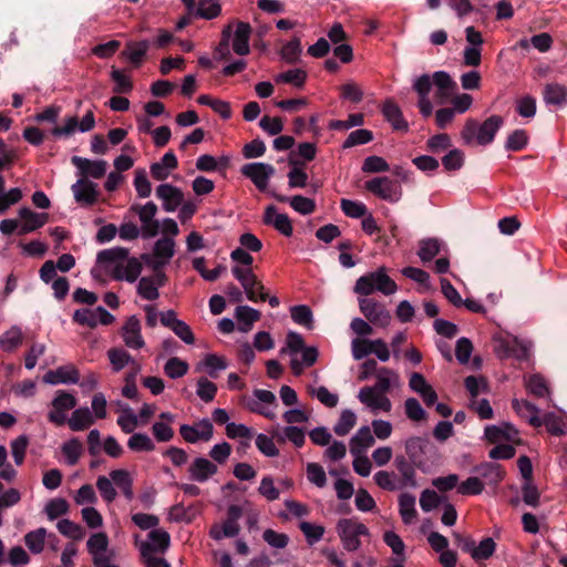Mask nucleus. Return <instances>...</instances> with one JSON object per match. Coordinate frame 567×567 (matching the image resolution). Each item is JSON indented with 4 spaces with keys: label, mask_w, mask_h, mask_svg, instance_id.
Returning a JSON list of instances; mask_svg holds the SVG:
<instances>
[{
    "label": "nucleus",
    "mask_w": 567,
    "mask_h": 567,
    "mask_svg": "<svg viewBox=\"0 0 567 567\" xmlns=\"http://www.w3.org/2000/svg\"><path fill=\"white\" fill-rule=\"evenodd\" d=\"M432 86L436 87V97L444 103L455 91L456 83L446 71H436L432 75L425 73L415 76L412 82V89L419 99L430 97Z\"/></svg>",
    "instance_id": "1"
},
{
    "label": "nucleus",
    "mask_w": 567,
    "mask_h": 567,
    "mask_svg": "<svg viewBox=\"0 0 567 567\" xmlns=\"http://www.w3.org/2000/svg\"><path fill=\"white\" fill-rule=\"evenodd\" d=\"M116 487L127 501L133 499V480L126 470H113L109 476L101 475L96 480V488L106 504H111L117 496Z\"/></svg>",
    "instance_id": "2"
},
{
    "label": "nucleus",
    "mask_w": 567,
    "mask_h": 567,
    "mask_svg": "<svg viewBox=\"0 0 567 567\" xmlns=\"http://www.w3.org/2000/svg\"><path fill=\"white\" fill-rule=\"evenodd\" d=\"M504 121L499 115H492L483 123L470 118L465 122L461 136L466 145L477 144L486 146L491 144Z\"/></svg>",
    "instance_id": "3"
},
{
    "label": "nucleus",
    "mask_w": 567,
    "mask_h": 567,
    "mask_svg": "<svg viewBox=\"0 0 567 567\" xmlns=\"http://www.w3.org/2000/svg\"><path fill=\"white\" fill-rule=\"evenodd\" d=\"M353 290L355 293L364 297L374 292L391 296L396 292L398 285L389 277L385 267H379L377 270L359 277Z\"/></svg>",
    "instance_id": "4"
},
{
    "label": "nucleus",
    "mask_w": 567,
    "mask_h": 567,
    "mask_svg": "<svg viewBox=\"0 0 567 567\" xmlns=\"http://www.w3.org/2000/svg\"><path fill=\"white\" fill-rule=\"evenodd\" d=\"M126 255H130V250L124 247H112L97 252L94 267L91 269V276L96 281H104V276H114L116 270L122 267V262L125 261Z\"/></svg>",
    "instance_id": "5"
},
{
    "label": "nucleus",
    "mask_w": 567,
    "mask_h": 567,
    "mask_svg": "<svg viewBox=\"0 0 567 567\" xmlns=\"http://www.w3.org/2000/svg\"><path fill=\"white\" fill-rule=\"evenodd\" d=\"M336 529L343 548L348 551L358 550L361 547L360 537L370 536L368 527L354 517L339 519Z\"/></svg>",
    "instance_id": "6"
},
{
    "label": "nucleus",
    "mask_w": 567,
    "mask_h": 567,
    "mask_svg": "<svg viewBox=\"0 0 567 567\" xmlns=\"http://www.w3.org/2000/svg\"><path fill=\"white\" fill-rule=\"evenodd\" d=\"M456 545L475 561H483L489 559L495 550L496 543L492 537L483 538L478 544L470 537L454 534Z\"/></svg>",
    "instance_id": "7"
},
{
    "label": "nucleus",
    "mask_w": 567,
    "mask_h": 567,
    "mask_svg": "<svg viewBox=\"0 0 567 567\" xmlns=\"http://www.w3.org/2000/svg\"><path fill=\"white\" fill-rule=\"evenodd\" d=\"M231 275L240 284L248 300L252 302L267 300L264 285L257 279L252 269L231 267Z\"/></svg>",
    "instance_id": "8"
},
{
    "label": "nucleus",
    "mask_w": 567,
    "mask_h": 567,
    "mask_svg": "<svg viewBox=\"0 0 567 567\" xmlns=\"http://www.w3.org/2000/svg\"><path fill=\"white\" fill-rule=\"evenodd\" d=\"M365 189L378 198L391 204L400 202L403 192L399 182L388 176H378L371 178L364 184Z\"/></svg>",
    "instance_id": "9"
},
{
    "label": "nucleus",
    "mask_w": 567,
    "mask_h": 567,
    "mask_svg": "<svg viewBox=\"0 0 567 567\" xmlns=\"http://www.w3.org/2000/svg\"><path fill=\"white\" fill-rule=\"evenodd\" d=\"M175 255V240L172 237H162L154 244L152 254H144L142 259L154 271H163V268Z\"/></svg>",
    "instance_id": "10"
},
{
    "label": "nucleus",
    "mask_w": 567,
    "mask_h": 567,
    "mask_svg": "<svg viewBox=\"0 0 567 567\" xmlns=\"http://www.w3.org/2000/svg\"><path fill=\"white\" fill-rule=\"evenodd\" d=\"M78 404V399L74 394L65 390H58L51 401V410L48 413V420L61 426L68 420V412L74 410Z\"/></svg>",
    "instance_id": "11"
},
{
    "label": "nucleus",
    "mask_w": 567,
    "mask_h": 567,
    "mask_svg": "<svg viewBox=\"0 0 567 567\" xmlns=\"http://www.w3.org/2000/svg\"><path fill=\"white\" fill-rule=\"evenodd\" d=\"M532 350V342L517 337L499 339L495 352L499 358H515L526 360Z\"/></svg>",
    "instance_id": "12"
},
{
    "label": "nucleus",
    "mask_w": 567,
    "mask_h": 567,
    "mask_svg": "<svg viewBox=\"0 0 567 567\" xmlns=\"http://www.w3.org/2000/svg\"><path fill=\"white\" fill-rule=\"evenodd\" d=\"M131 210L134 212L141 221V230L143 238L155 237L158 233L159 223L154 217L157 214V206L153 202H147L144 205L133 204Z\"/></svg>",
    "instance_id": "13"
},
{
    "label": "nucleus",
    "mask_w": 567,
    "mask_h": 567,
    "mask_svg": "<svg viewBox=\"0 0 567 567\" xmlns=\"http://www.w3.org/2000/svg\"><path fill=\"white\" fill-rule=\"evenodd\" d=\"M277 406L276 395L269 391L264 389H256L252 392V398H250L247 402V408L260 415L269 420L276 419L275 409Z\"/></svg>",
    "instance_id": "14"
},
{
    "label": "nucleus",
    "mask_w": 567,
    "mask_h": 567,
    "mask_svg": "<svg viewBox=\"0 0 567 567\" xmlns=\"http://www.w3.org/2000/svg\"><path fill=\"white\" fill-rule=\"evenodd\" d=\"M72 319L78 324L95 328L97 324H111L115 320V317L104 307L99 306L94 309H76L73 312Z\"/></svg>",
    "instance_id": "15"
},
{
    "label": "nucleus",
    "mask_w": 567,
    "mask_h": 567,
    "mask_svg": "<svg viewBox=\"0 0 567 567\" xmlns=\"http://www.w3.org/2000/svg\"><path fill=\"white\" fill-rule=\"evenodd\" d=\"M240 172L252 182L257 189L265 192L269 185L270 178L275 174V168L268 163L254 162L245 164L240 168Z\"/></svg>",
    "instance_id": "16"
},
{
    "label": "nucleus",
    "mask_w": 567,
    "mask_h": 567,
    "mask_svg": "<svg viewBox=\"0 0 567 567\" xmlns=\"http://www.w3.org/2000/svg\"><path fill=\"white\" fill-rule=\"evenodd\" d=\"M179 434L185 442L190 444L200 441L208 442L213 439L214 426L208 417H204L194 424H182Z\"/></svg>",
    "instance_id": "17"
},
{
    "label": "nucleus",
    "mask_w": 567,
    "mask_h": 567,
    "mask_svg": "<svg viewBox=\"0 0 567 567\" xmlns=\"http://www.w3.org/2000/svg\"><path fill=\"white\" fill-rule=\"evenodd\" d=\"M359 308L368 321L377 327L385 328L391 322V315L385 307L371 298H360Z\"/></svg>",
    "instance_id": "18"
},
{
    "label": "nucleus",
    "mask_w": 567,
    "mask_h": 567,
    "mask_svg": "<svg viewBox=\"0 0 567 567\" xmlns=\"http://www.w3.org/2000/svg\"><path fill=\"white\" fill-rule=\"evenodd\" d=\"M72 164L76 168L78 178H101L107 169V162L104 159H89L81 156H72Z\"/></svg>",
    "instance_id": "19"
},
{
    "label": "nucleus",
    "mask_w": 567,
    "mask_h": 567,
    "mask_svg": "<svg viewBox=\"0 0 567 567\" xmlns=\"http://www.w3.org/2000/svg\"><path fill=\"white\" fill-rule=\"evenodd\" d=\"M136 545L141 556H146L148 554H163L171 545V536L164 529H153L148 533L147 540L140 543L136 542Z\"/></svg>",
    "instance_id": "20"
},
{
    "label": "nucleus",
    "mask_w": 567,
    "mask_h": 567,
    "mask_svg": "<svg viewBox=\"0 0 567 567\" xmlns=\"http://www.w3.org/2000/svg\"><path fill=\"white\" fill-rule=\"evenodd\" d=\"M71 190L75 202L81 206H92L99 200V186L90 179L78 178Z\"/></svg>",
    "instance_id": "21"
},
{
    "label": "nucleus",
    "mask_w": 567,
    "mask_h": 567,
    "mask_svg": "<svg viewBox=\"0 0 567 567\" xmlns=\"http://www.w3.org/2000/svg\"><path fill=\"white\" fill-rule=\"evenodd\" d=\"M121 337L124 344L132 350L144 348L145 341L142 336L141 321L136 316H131L121 329Z\"/></svg>",
    "instance_id": "22"
},
{
    "label": "nucleus",
    "mask_w": 567,
    "mask_h": 567,
    "mask_svg": "<svg viewBox=\"0 0 567 567\" xmlns=\"http://www.w3.org/2000/svg\"><path fill=\"white\" fill-rule=\"evenodd\" d=\"M43 382L51 385L78 384L80 382V373L73 364H65L54 370H49L43 375Z\"/></svg>",
    "instance_id": "23"
},
{
    "label": "nucleus",
    "mask_w": 567,
    "mask_h": 567,
    "mask_svg": "<svg viewBox=\"0 0 567 567\" xmlns=\"http://www.w3.org/2000/svg\"><path fill=\"white\" fill-rule=\"evenodd\" d=\"M358 399L373 413H378L379 411L390 412L392 409L390 399L384 393L377 392L371 388L364 386L360 389Z\"/></svg>",
    "instance_id": "24"
},
{
    "label": "nucleus",
    "mask_w": 567,
    "mask_h": 567,
    "mask_svg": "<svg viewBox=\"0 0 567 567\" xmlns=\"http://www.w3.org/2000/svg\"><path fill=\"white\" fill-rule=\"evenodd\" d=\"M166 275L163 271H154L152 277H142L137 284V293L142 299L153 301L159 297L158 289L164 286Z\"/></svg>",
    "instance_id": "25"
},
{
    "label": "nucleus",
    "mask_w": 567,
    "mask_h": 567,
    "mask_svg": "<svg viewBox=\"0 0 567 567\" xmlns=\"http://www.w3.org/2000/svg\"><path fill=\"white\" fill-rule=\"evenodd\" d=\"M445 252H449V247L443 239L429 237L419 241L416 255L423 264H426Z\"/></svg>",
    "instance_id": "26"
},
{
    "label": "nucleus",
    "mask_w": 567,
    "mask_h": 567,
    "mask_svg": "<svg viewBox=\"0 0 567 567\" xmlns=\"http://www.w3.org/2000/svg\"><path fill=\"white\" fill-rule=\"evenodd\" d=\"M264 223L271 225L277 231L286 237H290L293 233L291 220L287 214L279 213L274 205L265 209Z\"/></svg>",
    "instance_id": "27"
},
{
    "label": "nucleus",
    "mask_w": 567,
    "mask_h": 567,
    "mask_svg": "<svg viewBox=\"0 0 567 567\" xmlns=\"http://www.w3.org/2000/svg\"><path fill=\"white\" fill-rule=\"evenodd\" d=\"M251 27L247 22H237L234 33L230 32V44L233 51L238 55H247L250 52L249 40Z\"/></svg>",
    "instance_id": "28"
},
{
    "label": "nucleus",
    "mask_w": 567,
    "mask_h": 567,
    "mask_svg": "<svg viewBox=\"0 0 567 567\" xmlns=\"http://www.w3.org/2000/svg\"><path fill=\"white\" fill-rule=\"evenodd\" d=\"M218 472L217 465L206 457H196L188 467L189 478L197 483H205Z\"/></svg>",
    "instance_id": "29"
},
{
    "label": "nucleus",
    "mask_w": 567,
    "mask_h": 567,
    "mask_svg": "<svg viewBox=\"0 0 567 567\" xmlns=\"http://www.w3.org/2000/svg\"><path fill=\"white\" fill-rule=\"evenodd\" d=\"M484 485L497 486L504 478L505 472L498 463L484 462L473 468Z\"/></svg>",
    "instance_id": "30"
},
{
    "label": "nucleus",
    "mask_w": 567,
    "mask_h": 567,
    "mask_svg": "<svg viewBox=\"0 0 567 567\" xmlns=\"http://www.w3.org/2000/svg\"><path fill=\"white\" fill-rule=\"evenodd\" d=\"M156 196L163 202V209L175 212L183 202V193L171 184H161L156 188Z\"/></svg>",
    "instance_id": "31"
},
{
    "label": "nucleus",
    "mask_w": 567,
    "mask_h": 567,
    "mask_svg": "<svg viewBox=\"0 0 567 567\" xmlns=\"http://www.w3.org/2000/svg\"><path fill=\"white\" fill-rule=\"evenodd\" d=\"M19 217L22 219L20 234L32 233L48 223L49 215L47 213H35L28 207L19 209Z\"/></svg>",
    "instance_id": "32"
},
{
    "label": "nucleus",
    "mask_w": 567,
    "mask_h": 567,
    "mask_svg": "<svg viewBox=\"0 0 567 567\" xmlns=\"http://www.w3.org/2000/svg\"><path fill=\"white\" fill-rule=\"evenodd\" d=\"M142 272V262L136 257H130L126 255L125 261L122 262V267H120L113 279L117 281H127L130 284L135 282Z\"/></svg>",
    "instance_id": "33"
},
{
    "label": "nucleus",
    "mask_w": 567,
    "mask_h": 567,
    "mask_svg": "<svg viewBox=\"0 0 567 567\" xmlns=\"http://www.w3.org/2000/svg\"><path fill=\"white\" fill-rule=\"evenodd\" d=\"M427 446V441L421 436H411L405 440L404 449L408 458L416 465V467L423 468V456L425 454V449Z\"/></svg>",
    "instance_id": "34"
},
{
    "label": "nucleus",
    "mask_w": 567,
    "mask_h": 567,
    "mask_svg": "<svg viewBox=\"0 0 567 567\" xmlns=\"http://www.w3.org/2000/svg\"><path fill=\"white\" fill-rule=\"evenodd\" d=\"M375 443L371 427L363 425L359 427L350 440V453L352 455L364 454Z\"/></svg>",
    "instance_id": "35"
},
{
    "label": "nucleus",
    "mask_w": 567,
    "mask_h": 567,
    "mask_svg": "<svg viewBox=\"0 0 567 567\" xmlns=\"http://www.w3.org/2000/svg\"><path fill=\"white\" fill-rule=\"evenodd\" d=\"M394 465L401 475L400 487L416 488V472L414 465L409 458L403 455H398L394 460Z\"/></svg>",
    "instance_id": "36"
},
{
    "label": "nucleus",
    "mask_w": 567,
    "mask_h": 567,
    "mask_svg": "<svg viewBox=\"0 0 567 567\" xmlns=\"http://www.w3.org/2000/svg\"><path fill=\"white\" fill-rule=\"evenodd\" d=\"M381 112L393 130L402 132H406L409 130V124L404 118L401 109L392 100H386L383 103Z\"/></svg>",
    "instance_id": "37"
},
{
    "label": "nucleus",
    "mask_w": 567,
    "mask_h": 567,
    "mask_svg": "<svg viewBox=\"0 0 567 567\" xmlns=\"http://www.w3.org/2000/svg\"><path fill=\"white\" fill-rule=\"evenodd\" d=\"M518 434L516 427L508 423L486 425L484 430L485 439L491 443H497L502 440H514Z\"/></svg>",
    "instance_id": "38"
},
{
    "label": "nucleus",
    "mask_w": 567,
    "mask_h": 567,
    "mask_svg": "<svg viewBox=\"0 0 567 567\" xmlns=\"http://www.w3.org/2000/svg\"><path fill=\"white\" fill-rule=\"evenodd\" d=\"M178 165L175 154L169 151L163 155L161 161L151 165V175L156 181H165L171 175V172Z\"/></svg>",
    "instance_id": "39"
},
{
    "label": "nucleus",
    "mask_w": 567,
    "mask_h": 567,
    "mask_svg": "<svg viewBox=\"0 0 567 567\" xmlns=\"http://www.w3.org/2000/svg\"><path fill=\"white\" fill-rule=\"evenodd\" d=\"M95 420L87 406L74 408L70 417L66 422L69 427L74 432H80L89 429L94 424Z\"/></svg>",
    "instance_id": "40"
},
{
    "label": "nucleus",
    "mask_w": 567,
    "mask_h": 567,
    "mask_svg": "<svg viewBox=\"0 0 567 567\" xmlns=\"http://www.w3.org/2000/svg\"><path fill=\"white\" fill-rule=\"evenodd\" d=\"M543 99L546 105L563 107L567 104V89L559 83H550L544 87Z\"/></svg>",
    "instance_id": "41"
},
{
    "label": "nucleus",
    "mask_w": 567,
    "mask_h": 567,
    "mask_svg": "<svg viewBox=\"0 0 567 567\" xmlns=\"http://www.w3.org/2000/svg\"><path fill=\"white\" fill-rule=\"evenodd\" d=\"M513 409L522 417L529 422V424L538 427L543 424L539 417V409L526 400L514 399L512 402Z\"/></svg>",
    "instance_id": "42"
},
{
    "label": "nucleus",
    "mask_w": 567,
    "mask_h": 567,
    "mask_svg": "<svg viewBox=\"0 0 567 567\" xmlns=\"http://www.w3.org/2000/svg\"><path fill=\"white\" fill-rule=\"evenodd\" d=\"M89 554L92 556V561H95L96 557L105 558L111 556L109 551V538L105 533H95L90 536L86 542Z\"/></svg>",
    "instance_id": "43"
},
{
    "label": "nucleus",
    "mask_w": 567,
    "mask_h": 567,
    "mask_svg": "<svg viewBox=\"0 0 567 567\" xmlns=\"http://www.w3.org/2000/svg\"><path fill=\"white\" fill-rule=\"evenodd\" d=\"M6 159L0 157V171L3 169ZM22 198V190L18 187L4 190V179L0 175V214H4L7 209L17 204Z\"/></svg>",
    "instance_id": "44"
},
{
    "label": "nucleus",
    "mask_w": 567,
    "mask_h": 567,
    "mask_svg": "<svg viewBox=\"0 0 567 567\" xmlns=\"http://www.w3.org/2000/svg\"><path fill=\"white\" fill-rule=\"evenodd\" d=\"M260 312L249 306H238L235 309V318L238 321V330L248 332L254 323L260 319Z\"/></svg>",
    "instance_id": "45"
},
{
    "label": "nucleus",
    "mask_w": 567,
    "mask_h": 567,
    "mask_svg": "<svg viewBox=\"0 0 567 567\" xmlns=\"http://www.w3.org/2000/svg\"><path fill=\"white\" fill-rule=\"evenodd\" d=\"M300 359L296 355L291 358V369L296 375H300L303 368L316 363L319 352L316 347H305L300 351Z\"/></svg>",
    "instance_id": "46"
},
{
    "label": "nucleus",
    "mask_w": 567,
    "mask_h": 567,
    "mask_svg": "<svg viewBox=\"0 0 567 567\" xmlns=\"http://www.w3.org/2000/svg\"><path fill=\"white\" fill-rule=\"evenodd\" d=\"M416 498L410 493H402L399 496V513L402 522L405 525H411L415 522L417 512L415 507Z\"/></svg>",
    "instance_id": "47"
},
{
    "label": "nucleus",
    "mask_w": 567,
    "mask_h": 567,
    "mask_svg": "<svg viewBox=\"0 0 567 567\" xmlns=\"http://www.w3.org/2000/svg\"><path fill=\"white\" fill-rule=\"evenodd\" d=\"M377 382L371 389H374L377 392L386 393L390 391L391 386H395L399 384V375L393 370L388 368H380L375 374Z\"/></svg>",
    "instance_id": "48"
},
{
    "label": "nucleus",
    "mask_w": 567,
    "mask_h": 567,
    "mask_svg": "<svg viewBox=\"0 0 567 567\" xmlns=\"http://www.w3.org/2000/svg\"><path fill=\"white\" fill-rule=\"evenodd\" d=\"M278 200L289 203L290 207L295 212L303 216L312 214L316 209L315 200L301 195H295L291 197L280 196L278 197Z\"/></svg>",
    "instance_id": "49"
},
{
    "label": "nucleus",
    "mask_w": 567,
    "mask_h": 567,
    "mask_svg": "<svg viewBox=\"0 0 567 567\" xmlns=\"http://www.w3.org/2000/svg\"><path fill=\"white\" fill-rule=\"evenodd\" d=\"M150 47L148 40H142L140 42H128L126 49L123 51V55L135 66L141 65L143 58L145 56Z\"/></svg>",
    "instance_id": "50"
},
{
    "label": "nucleus",
    "mask_w": 567,
    "mask_h": 567,
    "mask_svg": "<svg viewBox=\"0 0 567 567\" xmlns=\"http://www.w3.org/2000/svg\"><path fill=\"white\" fill-rule=\"evenodd\" d=\"M107 358L114 372H120L128 364H136L135 359L122 348H111Z\"/></svg>",
    "instance_id": "51"
},
{
    "label": "nucleus",
    "mask_w": 567,
    "mask_h": 567,
    "mask_svg": "<svg viewBox=\"0 0 567 567\" xmlns=\"http://www.w3.org/2000/svg\"><path fill=\"white\" fill-rule=\"evenodd\" d=\"M122 413L117 417L116 423L121 427V430L126 434L134 433L135 429L140 424V420L136 413L130 408L127 404L118 403Z\"/></svg>",
    "instance_id": "52"
},
{
    "label": "nucleus",
    "mask_w": 567,
    "mask_h": 567,
    "mask_svg": "<svg viewBox=\"0 0 567 567\" xmlns=\"http://www.w3.org/2000/svg\"><path fill=\"white\" fill-rule=\"evenodd\" d=\"M127 447L133 452H153L155 443L146 433H132L127 440Z\"/></svg>",
    "instance_id": "53"
},
{
    "label": "nucleus",
    "mask_w": 567,
    "mask_h": 567,
    "mask_svg": "<svg viewBox=\"0 0 567 567\" xmlns=\"http://www.w3.org/2000/svg\"><path fill=\"white\" fill-rule=\"evenodd\" d=\"M355 424L357 414L350 409H344L341 411L338 421L333 425V432L339 436H344L350 433Z\"/></svg>",
    "instance_id": "54"
},
{
    "label": "nucleus",
    "mask_w": 567,
    "mask_h": 567,
    "mask_svg": "<svg viewBox=\"0 0 567 567\" xmlns=\"http://www.w3.org/2000/svg\"><path fill=\"white\" fill-rule=\"evenodd\" d=\"M525 386L528 390V392L536 398H545L549 395L548 384L544 377H542L538 373L526 377Z\"/></svg>",
    "instance_id": "55"
},
{
    "label": "nucleus",
    "mask_w": 567,
    "mask_h": 567,
    "mask_svg": "<svg viewBox=\"0 0 567 567\" xmlns=\"http://www.w3.org/2000/svg\"><path fill=\"white\" fill-rule=\"evenodd\" d=\"M307 80V72L302 69H291L275 76L276 83H288L300 89Z\"/></svg>",
    "instance_id": "56"
},
{
    "label": "nucleus",
    "mask_w": 567,
    "mask_h": 567,
    "mask_svg": "<svg viewBox=\"0 0 567 567\" xmlns=\"http://www.w3.org/2000/svg\"><path fill=\"white\" fill-rule=\"evenodd\" d=\"M291 319L299 326L311 330L313 328V315L310 307L298 305L290 308Z\"/></svg>",
    "instance_id": "57"
},
{
    "label": "nucleus",
    "mask_w": 567,
    "mask_h": 567,
    "mask_svg": "<svg viewBox=\"0 0 567 567\" xmlns=\"http://www.w3.org/2000/svg\"><path fill=\"white\" fill-rule=\"evenodd\" d=\"M308 393L316 398L321 404L327 408H334L338 405L339 395L337 393L330 392L326 386H308Z\"/></svg>",
    "instance_id": "58"
},
{
    "label": "nucleus",
    "mask_w": 567,
    "mask_h": 567,
    "mask_svg": "<svg viewBox=\"0 0 567 567\" xmlns=\"http://www.w3.org/2000/svg\"><path fill=\"white\" fill-rule=\"evenodd\" d=\"M542 422L551 435L560 436L567 432V417L565 416L548 413Z\"/></svg>",
    "instance_id": "59"
},
{
    "label": "nucleus",
    "mask_w": 567,
    "mask_h": 567,
    "mask_svg": "<svg viewBox=\"0 0 567 567\" xmlns=\"http://www.w3.org/2000/svg\"><path fill=\"white\" fill-rule=\"evenodd\" d=\"M22 342V331L18 326L11 327L0 336V348L10 352L18 348Z\"/></svg>",
    "instance_id": "60"
},
{
    "label": "nucleus",
    "mask_w": 567,
    "mask_h": 567,
    "mask_svg": "<svg viewBox=\"0 0 567 567\" xmlns=\"http://www.w3.org/2000/svg\"><path fill=\"white\" fill-rule=\"evenodd\" d=\"M45 536L47 529L44 527H40L27 533L24 536V543L31 553L40 554L44 548Z\"/></svg>",
    "instance_id": "61"
},
{
    "label": "nucleus",
    "mask_w": 567,
    "mask_h": 567,
    "mask_svg": "<svg viewBox=\"0 0 567 567\" xmlns=\"http://www.w3.org/2000/svg\"><path fill=\"white\" fill-rule=\"evenodd\" d=\"M301 41L299 38H293L292 40L285 43L280 50V58L289 64H295L299 61L301 54Z\"/></svg>",
    "instance_id": "62"
},
{
    "label": "nucleus",
    "mask_w": 567,
    "mask_h": 567,
    "mask_svg": "<svg viewBox=\"0 0 567 567\" xmlns=\"http://www.w3.org/2000/svg\"><path fill=\"white\" fill-rule=\"evenodd\" d=\"M61 451L66 463L72 466L79 462L83 446L78 439L72 437L62 444Z\"/></svg>",
    "instance_id": "63"
},
{
    "label": "nucleus",
    "mask_w": 567,
    "mask_h": 567,
    "mask_svg": "<svg viewBox=\"0 0 567 567\" xmlns=\"http://www.w3.org/2000/svg\"><path fill=\"white\" fill-rule=\"evenodd\" d=\"M188 363L177 357H172L164 365V373L169 379H179L188 372Z\"/></svg>",
    "instance_id": "64"
}]
</instances>
